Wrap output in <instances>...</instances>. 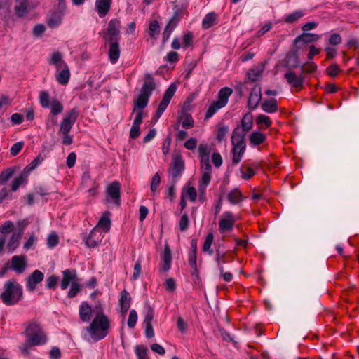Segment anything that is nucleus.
<instances>
[{
    "instance_id": "nucleus-54",
    "label": "nucleus",
    "mask_w": 359,
    "mask_h": 359,
    "mask_svg": "<svg viewBox=\"0 0 359 359\" xmlns=\"http://www.w3.org/2000/svg\"><path fill=\"white\" fill-rule=\"evenodd\" d=\"M14 170L13 168H9L4 171H2L0 174V184H5L13 175Z\"/></svg>"
},
{
    "instance_id": "nucleus-52",
    "label": "nucleus",
    "mask_w": 359,
    "mask_h": 359,
    "mask_svg": "<svg viewBox=\"0 0 359 359\" xmlns=\"http://www.w3.org/2000/svg\"><path fill=\"white\" fill-rule=\"evenodd\" d=\"M222 108H223L222 106L217 104V102H214L208 108L205 118L206 119L211 118L219 109Z\"/></svg>"
},
{
    "instance_id": "nucleus-12",
    "label": "nucleus",
    "mask_w": 359,
    "mask_h": 359,
    "mask_svg": "<svg viewBox=\"0 0 359 359\" xmlns=\"http://www.w3.org/2000/svg\"><path fill=\"white\" fill-rule=\"evenodd\" d=\"M18 226L20 227V229L18 231L13 232L7 243L6 248L8 250V252L10 253H13L19 246L20 241L23 234L24 226H22V222L19 221L18 222Z\"/></svg>"
},
{
    "instance_id": "nucleus-26",
    "label": "nucleus",
    "mask_w": 359,
    "mask_h": 359,
    "mask_svg": "<svg viewBox=\"0 0 359 359\" xmlns=\"http://www.w3.org/2000/svg\"><path fill=\"white\" fill-rule=\"evenodd\" d=\"M233 93V90L229 87H224L221 88L218 93L217 104H219L222 107H225L228 103L229 97Z\"/></svg>"
},
{
    "instance_id": "nucleus-3",
    "label": "nucleus",
    "mask_w": 359,
    "mask_h": 359,
    "mask_svg": "<svg viewBox=\"0 0 359 359\" xmlns=\"http://www.w3.org/2000/svg\"><path fill=\"white\" fill-rule=\"evenodd\" d=\"M24 334L29 346L44 345L48 339L41 325L34 320L27 323Z\"/></svg>"
},
{
    "instance_id": "nucleus-21",
    "label": "nucleus",
    "mask_w": 359,
    "mask_h": 359,
    "mask_svg": "<svg viewBox=\"0 0 359 359\" xmlns=\"http://www.w3.org/2000/svg\"><path fill=\"white\" fill-rule=\"evenodd\" d=\"M174 13L172 18L170 19L165 27H168V29L174 31L175 29L178 25L180 20L182 19V9L179 6H175L174 7Z\"/></svg>"
},
{
    "instance_id": "nucleus-14",
    "label": "nucleus",
    "mask_w": 359,
    "mask_h": 359,
    "mask_svg": "<svg viewBox=\"0 0 359 359\" xmlns=\"http://www.w3.org/2000/svg\"><path fill=\"white\" fill-rule=\"evenodd\" d=\"M155 88L156 83L154 77L149 73L145 74L144 76V83L141 88L140 94L150 98Z\"/></svg>"
},
{
    "instance_id": "nucleus-37",
    "label": "nucleus",
    "mask_w": 359,
    "mask_h": 359,
    "mask_svg": "<svg viewBox=\"0 0 359 359\" xmlns=\"http://www.w3.org/2000/svg\"><path fill=\"white\" fill-rule=\"evenodd\" d=\"M109 213L105 212L102 215V216L99 219L97 224L95 227L97 229H101L104 232L107 233L109 231L111 228V219L109 217Z\"/></svg>"
},
{
    "instance_id": "nucleus-34",
    "label": "nucleus",
    "mask_w": 359,
    "mask_h": 359,
    "mask_svg": "<svg viewBox=\"0 0 359 359\" xmlns=\"http://www.w3.org/2000/svg\"><path fill=\"white\" fill-rule=\"evenodd\" d=\"M14 10L15 14L21 18L28 12V0H15Z\"/></svg>"
},
{
    "instance_id": "nucleus-7",
    "label": "nucleus",
    "mask_w": 359,
    "mask_h": 359,
    "mask_svg": "<svg viewBox=\"0 0 359 359\" xmlns=\"http://www.w3.org/2000/svg\"><path fill=\"white\" fill-rule=\"evenodd\" d=\"M78 116L79 112L76 109H71L66 114L60 124V131L62 134H67L69 133L73 125L75 123Z\"/></svg>"
},
{
    "instance_id": "nucleus-53",
    "label": "nucleus",
    "mask_w": 359,
    "mask_h": 359,
    "mask_svg": "<svg viewBox=\"0 0 359 359\" xmlns=\"http://www.w3.org/2000/svg\"><path fill=\"white\" fill-rule=\"evenodd\" d=\"M59 280V277L55 274L50 276L46 279V287L47 289L55 290Z\"/></svg>"
},
{
    "instance_id": "nucleus-57",
    "label": "nucleus",
    "mask_w": 359,
    "mask_h": 359,
    "mask_svg": "<svg viewBox=\"0 0 359 359\" xmlns=\"http://www.w3.org/2000/svg\"><path fill=\"white\" fill-rule=\"evenodd\" d=\"M189 225V219L188 215L187 213H184L179 221V229L181 231H185Z\"/></svg>"
},
{
    "instance_id": "nucleus-59",
    "label": "nucleus",
    "mask_w": 359,
    "mask_h": 359,
    "mask_svg": "<svg viewBox=\"0 0 359 359\" xmlns=\"http://www.w3.org/2000/svg\"><path fill=\"white\" fill-rule=\"evenodd\" d=\"M133 270L134 271L131 278L133 280H136L139 278L142 273V262L140 259H137L135 262Z\"/></svg>"
},
{
    "instance_id": "nucleus-15",
    "label": "nucleus",
    "mask_w": 359,
    "mask_h": 359,
    "mask_svg": "<svg viewBox=\"0 0 359 359\" xmlns=\"http://www.w3.org/2000/svg\"><path fill=\"white\" fill-rule=\"evenodd\" d=\"M262 100V89L259 86H254L250 93L248 107L250 110H255L259 104Z\"/></svg>"
},
{
    "instance_id": "nucleus-64",
    "label": "nucleus",
    "mask_w": 359,
    "mask_h": 359,
    "mask_svg": "<svg viewBox=\"0 0 359 359\" xmlns=\"http://www.w3.org/2000/svg\"><path fill=\"white\" fill-rule=\"evenodd\" d=\"M340 72V69L338 65L332 64L326 69V73L331 77H335Z\"/></svg>"
},
{
    "instance_id": "nucleus-22",
    "label": "nucleus",
    "mask_w": 359,
    "mask_h": 359,
    "mask_svg": "<svg viewBox=\"0 0 359 359\" xmlns=\"http://www.w3.org/2000/svg\"><path fill=\"white\" fill-rule=\"evenodd\" d=\"M120 184L114 181L111 182L107 187V194L114 200V202L117 205H120Z\"/></svg>"
},
{
    "instance_id": "nucleus-8",
    "label": "nucleus",
    "mask_w": 359,
    "mask_h": 359,
    "mask_svg": "<svg viewBox=\"0 0 359 359\" xmlns=\"http://www.w3.org/2000/svg\"><path fill=\"white\" fill-rule=\"evenodd\" d=\"M83 241L87 248H94L97 247L102 241V233L97 227H94L88 233L82 237Z\"/></svg>"
},
{
    "instance_id": "nucleus-23",
    "label": "nucleus",
    "mask_w": 359,
    "mask_h": 359,
    "mask_svg": "<svg viewBox=\"0 0 359 359\" xmlns=\"http://www.w3.org/2000/svg\"><path fill=\"white\" fill-rule=\"evenodd\" d=\"M184 170V162L181 156H176L171 165V175L172 177H177Z\"/></svg>"
},
{
    "instance_id": "nucleus-27",
    "label": "nucleus",
    "mask_w": 359,
    "mask_h": 359,
    "mask_svg": "<svg viewBox=\"0 0 359 359\" xmlns=\"http://www.w3.org/2000/svg\"><path fill=\"white\" fill-rule=\"evenodd\" d=\"M112 0H96L95 7L98 15L100 18L104 17L109 12Z\"/></svg>"
},
{
    "instance_id": "nucleus-35",
    "label": "nucleus",
    "mask_w": 359,
    "mask_h": 359,
    "mask_svg": "<svg viewBox=\"0 0 359 359\" xmlns=\"http://www.w3.org/2000/svg\"><path fill=\"white\" fill-rule=\"evenodd\" d=\"M226 197L229 202L232 205L238 204L243 201L242 193L238 188L231 190Z\"/></svg>"
},
{
    "instance_id": "nucleus-11",
    "label": "nucleus",
    "mask_w": 359,
    "mask_h": 359,
    "mask_svg": "<svg viewBox=\"0 0 359 359\" xmlns=\"http://www.w3.org/2000/svg\"><path fill=\"white\" fill-rule=\"evenodd\" d=\"M177 85L175 83H171L169 87L166 89L163 99L161 101L158 108V114L163 113L166 108L168 107L171 99L174 96L176 90H177Z\"/></svg>"
},
{
    "instance_id": "nucleus-30",
    "label": "nucleus",
    "mask_w": 359,
    "mask_h": 359,
    "mask_svg": "<svg viewBox=\"0 0 359 359\" xmlns=\"http://www.w3.org/2000/svg\"><path fill=\"white\" fill-rule=\"evenodd\" d=\"M131 303L130 294L127 292L126 290H123L121 292V297L119 299V305L121 307V311L123 314L127 313L129 310Z\"/></svg>"
},
{
    "instance_id": "nucleus-18",
    "label": "nucleus",
    "mask_w": 359,
    "mask_h": 359,
    "mask_svg": "<svg viewBox=\"0 0 359 359\" xmlns=\"http://www.w3.org/2000/svg\"><path fill=\"white\" fill-rule=\"evenodd\" d=\"M172 255L170 246L166 244L163 252L161 254V268L160 271L167 272L171 268Z\"/></svg>"
},
{
    "instance_id": "nucleus-43",
    "label": "nucleus",
    "mask_w": 359,
    "mask_h": 359,
    "mask_svg": "<svg viewBox=\"0 0 359 359\" xmlns=\"http://www.w3.org/2000/svg\"><path fill=\"white\" fill-rule=\"evenodd\" d=\"M189 264L190 267L192 269L193 271L191 272L192 276H197L198 273V270L197 269V252H189Z\"/></svg>"
},
{
    "instance_id": "nucleus-62",
    "label": "nucleus",
    "mask_w": 359,
    "mask_h": 359,
    "mask_svg": "<svg viewBox=\"0 0 359 359\" xmlns=\"http://www.w3.org/2000/svg\"><path fill=\"white\" fill-rule=\"evenodd\" d=\"M200 168L201 172H212V166L210 163V159H201Z\"/></svg>"
},
{
    "instance_id": "nucleus-61",
    "label": "nucleus",
    "mask_w": 359,
    "mask_h": 359,
    "mask_svg": "<svg viewBox=\"0 0 359 359\" xmlns=\"http://www.w3.org/2000/svg\"><path fill=\"white\" fill-rule=\"evenodd\" d=\"M200 168L201 172H212V166L210 163V159H201Z\"/></svg>"
},
{
    "instance_id": "nucleus-55",
    "label": "nucleus",
    "mask_w": 359,
    "mask_h": 359,
    "mask_svg": "<svg viewBox=\"0 0 359 359\" xmlns=\"http://www.w3.org/2000/svg\"><path fill=\"white\" fill-rule=\"evenodd\" d=\"M137 318L138 316L137 311L135 309L130 310L127 322L128 326L130 328H133L136 325Z\"/></svg>"
},
{
    "instance_id": "nucleus-40",
    "label": "nucleus",
    "mask_w": 359,
    "mask_h": 359,
    "mask_svg": "<svg viewBox=\"0 0 359 359\" xmlns=\"http://www.w3.org/2000/svg\"><path fill=\"white\" fill-rule=\"evenodd\" d=\"M304 15V13L302 10H296L292 13L287 15L285 18L286 23H294Z\"/></svg>"
},
{
    "instance_id": "nucleus-5",
    "label": "nucleus",
    "mask_w": 359,
    "mask_h": 359,
    "mask_svg": "<svg viewBox=\"0 0 359 359\" xmlns=\"http://www.w3.org/2000/svg\"><path fill=\"white\" fill-rule=\"evenodd\" d=\"M39 100L41 106L43 108H50V114L53 116H57L63 111V105L56 98L50 100L49 93L47 91H41L39 95Z\"/></svg>"
},
{
    "instance_id": "nucleus-60",
    "label": "nucleus",
    "mask_w": 359,
    "mask_h": 359,
    "mask_svg": "<svg viewBox=\"0 0 359 359\" xmlns=\"http://www.w3.org/2000/svg\"><path fill=\"white\" fill-rule=\"evenodd\" d=\"M229 132V127L227 126H219L217 133V140L218 142H221L224 140L226 137L227 133Z\"/></svg>"
},
{
    "instance_id": "nucleus-63",
    "label": "nucleus",
    "mask_w": 359,
    "mask_h": 359,
    "mask_svg": "<svg viewBox=\"0 0 359 359\" xmlns=\"http://www.w3.org/2000/svg\"><path fill=\"white\" fill-rule=\"evenodd\" d=\"M154 311L153 308L148 306L146 311V313L144 318L143 323L144 325L152 324V320L154 318Z\"/></svg>"
},
{
    "instance_id": "nucleus-4",
    "label": "nucleus",
    "mask_w": 359,
    "mask_h": 359,
    "mask_svg": "<svg viewBox=\"0 0 359 359\" xmlns=\"http://www.w3.org/2000/svg\"><path fill=\"white\" fill-rule=\"evenodd\" d=\"M253 126V116L250 112L245 113L241 121V124L237 126L233 130V142H236L238 145L242 143V139H245L246 134L251 130Z\"/></svg>"
},
{
    "instance_id": "nucleus-42",
    "label": "nucleus",
    "mask_w": 359,
    "mask_h": 359,
    "mask_svg": "<svg viewBox=\"0 0 359 359\" xmlns=\"http://www.w3.org/2000/svg\"><path fill=\"white\" fill-rule=\"evenodd\" d=\"M214 240V236L212 233H208L206 236L205 241L203 245V250L207 252L209 255L213 254V250L211 249V245Z\"/></svg>"
},
{
    "instance_id": "nucleus-39",
    "label": "nucleus",
    "mask_w": 359,
    "mask_h": 359,
    "mask_svg": "<svg viewBox=\"0 0 359 359\" xmlns=\"http://www.w3.org/2000/svg\"><path fill=\"white\" fill-rule=\"evenodd\" d=\"M149 98L140 94L137 98L133 100V109L134 111L136 109H144L149 102Z\"/></svg>"
},
{
    "instance_id": "nucleus-46",
    "label": "nucleus",
    "mask_w": 359,
    "mask_h": 359,
    "mask_svg": "<svg viewBox=\"0 0 359 359\" xmlns=\"http://www.w3.org/2000/svg\"><path fill=\"white\" fill-rule=\"evenodd\" d=\"M255 123L258 126L264 125L265 128H269L272 125V121L271 118L264 114H259L257 116Z\"/></svg>"
},
{
    "instance_id": "nucleus-58",
    "label": "nucleus",
    "mask_w": 359,
    "mask_h": 359,
    "mask_svg": "<svg viewBox=\"0 0 359 359\" xmlns=\"http://www.w3.org/2000/svg\"><path fill=\"white\" fill-rule=\"evenodd\" d=\"M301 69L305 73L310 74L317 69V65L313 62H308L301 65Z\"/></svg>"
},
{
    "instance_id": "nucleus-32",
    "label": "nucleus",
    "mask_w": 359,
    "mask_h": 359,
    "mask_svg": "<svg viewBox=\"0 0 359 359\" xmlns=\"http://www.w3.org/2000/svg\"><path fill=\"white\" fill-rule=\"evenodd\" d=\"M217 14L215 12L207 13L202 20V27L208 29L218 23Z\"/></svg>"
},
{
    "instance_id": "nucleus-33",
    "label": "nucleus",
    "mask_w": 359,
    "mask_h": 359,
    "mask_svg": "<svg viewBox=\"0 0 359 359\" xmlns=\"http://www.w3.org/2000/svg\"><path fill=\"white\" fill-rule=\"evenodd\" d=\"M56 74L57 81L61 85H66L70 79V71L68 65H65L58 71Z\"/></svg>"
},
{
    "instance_id": "nucleus-29",
    "label": "nucleus",
    "mask_w": 359,
    "mask_h": 359,
    "mask_svg": "<svg viewBox=\"0 0 359 359\" xmlns=\"http://www.w3.org/2000/svg\"><path fill=\"white\" fill-rule=\"evenodd\" d=\"M266 135L260 131H253L249 136L250 144L252 147L259 146L266 141Z\"/></svg>"
},
{
    "instance_id": "nucleus-25",
    "label": "nucleus",
    "mask_w": 359,
    "mask_h": 359,
    "mask_svg": "<svg viewBox=\"0 0 359 359\" xmlns=\"http://www.w3.org/2000/svg\"><path fill=\"white\" fill-rule=\"evenodd\" d=\"M79 314L81 320L89 322L91 318L92 307L87 302H83L79 306Z\"/></svg>"
},
{
    "instance_id": "nucleus-2",
    "label": "nucleus",
    "mask_w": 359,
    "mask_h": 359,
    "mask_svg": "<svg viewBox=\"0 0 359 359\" xmlns=\"http://www.w3.org/2000/svg\"><path fill=\"white\" fill-rule=\"evenodd\" d=\"M23 289L22 286L12 278L7 280L3 286V291L0 294V299L6 306H13L22 299Z\"/></svg>"
},
{
    "instance_id": "nucleus-50",
    "label": "nucleus",
    "mask_w": 359,
    "mask_h": 359,
    "mask_svg": "<svg viewBox=\"0 0 359 359\" xmlns=\"http://www.w3.org/2000/svg\"><path fill=\"white\" fill-rule=\"evenodd\" d=\"M194 36L190 31H187L184 33L182 38V47L187 48L193 44Z\"/></svg>"
},
{
    "instance_id": "nucleus-10",
    "label": "nucleus",
    "mask_w": 359,
    "mask_h": 359,
    "mask_svg": "<svg viewBox=\"0 0 359 359\" xmlns=\"http://www.w3.org/2000/svg\"><path fill=\"white\" fill-rule=\"evenodd\" d=\"M288 84L297 90H300L304 87L305 78L302 74L297 75L294 71H289L284 74Z\"/></svg>"
},
{
    "instance_id": "nucleus-51",
    "label": "nucleus",
    "mask_w": 359,
    "mask_h": 359,
    "mask_svg": "<svg viewBox=\"0 0 359 359\" xmlns=\"http://www.w3.org/2000/svg\"><path fill=\"white\" fill-rule=\"evenodd\" d=\"M81 290V285L79 283H72L70 285V289L68 291L67 297L69 298L75 297Z\"/></svg>"
},
{
    "instance_id": "nucleus-44",
    "label": "nucleus",
    "mask_w": 359,
    "mask_h": 359,
    "mask_svg": "<svg viewBox=\"0 0 359 359\" xmlns=\"http://www.w3.org/2000/svg\"><path fill=\"white\" fill-rule=\"evenodd\" d=\"M160 33L159 22L154 20L149 22V34L151 39H156V36Z\"/></svg>"
},
{
    "instance_id": "nucleus-24",
    "label": "nucleus",
    "mask_w": 359,
    "mask_h": 359,
    "mask_svg": "<svg viewBox=\"0 0 359 359\" xmlns=\"http://www.w3.org/2000/svg\"><path fill=\"white\" fill-rule=\"evenodd\" d=\"M260 106L262 111L268 114H273L278 110V101L276 98L264 100Z\"/></svg>"
},
{
    "instance_id": "nucleus-28",
    "label": "nucleus",
    "mask_w": 359,
    "mask_h": 359,
    "mask_svg": "<svg viewBox=\"0 0 359 359\" xmlns=\"http://www.w3.org/2000/svg\"><path fill=\"white\" fill-rule=\"evenodd\" d=\"M109 44L108 57L111 64H116L119 57L121 53V48L119 43H113Z\"/></svg>"
},
{
    "instance_id": "nucleus-41",
    "label": "nucleus",
    "mask_w": 359,
    "mask_h": 359,
    "mask_svg": "<svg viewBox=\"0 0 359 359\" xmlns=\"http://www.w3.org/2000/svg\"><path fill=\"white\" fill-rule=\"evenodd\" d=\"M211 147L208 144L201 143L198 146V154L201 159H209Z\"/></svg>"
},
{
    "instance_id": "nucleus-17",
    "label": "nucleus",
    "mask_w": 359,
    "mask_h": 359,
    "mask_svg": "<svg viewBox=\"0 0 359 359\" xmlns=\"http://www.w3.org/2000/svg\"><path fill=\"white\" fill-rule=\"evenodd\" d=\"M44 278V274L41 271L34 270L27 278L26 287L29 291H34L36 285Z\"/></svg>"
},
{
    "instance_id": "nucleus-31",
    "label": "nucleus",
    "mask_w": 359,
    "mask_h": 359,
    "mask_svg": "<svg viewBox=\"0 0 359 359\" xmlns=\"http://www.w3.org/2000/svg\"><path fill=\"white\" fill-rule=\"evenodd\" d=\"M48 64L50 65H54L57 71H59L61 67L67 65L62 59V54L59 51H55L53 53L48 60Z\"/></svg>"
},
{
    "instance_id": "nucleus-6",
    "label": "nucleus",
    "mask_w": 359,
    "mask_h": 359,
    "mask_svg": "<svg viewBox=\"0 0 359 359\" xmlns=\"http://www.w3.org/2000/svg\"><path fill=\"white\" fill-rule=\"evenodd\" d=\"M121 22L117 18L111 19L107 25L103 37L107 43H119L121 40Z\"/></svg>"
},
{
    "instance_id": "nucleus-9",
    "label": "nucleus",
    "mask_w": 359,
    "mask_h": 359,
    "mask_svg": "<svg viewBox=\"0 0 359 359\" xmlns=\"http://www.w3.org/2000/svg\"><path fill=\"white\" fill-rule=\"evenodd\" d=\"M236 219L231 211H226L223 213L222 217L219 221V231L221 233L230 231L233 229Z\"/></svg>"
},
{
    "instance_id": "nucleus-56",
    "label": "nucleus",
    "mask_w": 359,
    "mask_h": 359,
    "mask_svg": "<svg viewBox=\"0 0 359 359\" xmlns=\"http://www.w3.org/2000/svg\"><path fill=\"white\" fill-rule=\"evenodd\" d=\"M182 126L185 129H189L194 126V119L190 114H184Z\"/></svg>"
},
{
    "instance_id": "nucleus-1",
    "label": "nucleus",
    "mask_w": 359,
    "mask_h": 359,
    "mask_svg": "<svg viewBox=\"0 0 359 359\" xmlns=\"http://www.w3.org/2000/svg\"><path fill=\"white\" fill-rule=\"evenodd\" d=\"M109 328V318L104 313H97L86 330L94 341H98L108 335Z\"/></svg>"
},
{
    "instance_id": "nucleus-16",
    "label": "nucleus",
    "mask_w": 359,
    "mask_h": 359,
    "mask_svg": "<svg viewBox=\"0 0 359 359\" xmlns=\"http://www.w3.org/2000/svg\"><path fill=\"white\" fill-rule=\"evenodd\" d=\"M262 168V162H253L245 165H242L240 168L241 177L243 180H248L255 175L257 170Z\"/></svg>"
},
{
    "instance_id": "nucleus-47",
    "label": "nucleus",
    "mask_w": 359,
    "mask_h": 359,
    "mask_svg": "<svg viewBox=\"0 0 359 359\" xmlns=\"http://www.w3.org/2000/svg\"><path fill=\"white\" fill-rule=\"evenodd\" d=\"M161 183V177L158 172H156L151 179V182L150 185L151 191L152 192L153 196H156V194L158 192V186Z\"/></svg>"
},
{
    "instance_id": "nucleus-38",
    "label": "nucleus",
    "mask_w": 359,
    "mask_h": 359,
    "mask_svg": "<svg viewBox=\"0 0 359 359\" xmlns=\"http://www.w3.org/2000/svg\"><path fill=\"white\" fill-rule=\"evenodd\" d=\"M319 39L320 36L318 34L313 33H303L295 39L294 42L296 43L298 42L307 43L317 41Z\"/></svg>"
},
{
    "instance_id": "nucleus-20",
    "label": "nucleus",
    "mask_w": 359,
    "mask_h": 359,
    "mask_svg": "<svg viewBox=\"0 0 359 359\" xmlns=\"http://www.w3.org/2000/svg\"><path fill=\"white\" fill-rule=\"evenodd\" d=\"M27 266L25 257L23 255H15L11 258V268L17 273H22Z\"/></svg>"
},
{
    "instance_id": "nucleus-48",
    "label": "nucleus",
    "mask_w": 359,
    "mask_h": 359,
    "mask_svg": "<svg viewBox=\"0 0 359 359\" xmlns=\"http://www.w3.org/2000/svg\"><path fill=\"white\" fill-rule=\"evenodd\" d=\"M58 243H59V238H58L57 234L55 231L51 232L48 236V238H47V243H46L47 246L49 248L52 249V248L56 247L58 245Z\"/></svg>"
},
{
    "instance_id": "nucleus-45",
    "label": "nucleus",
    "mask_w": 359,
    "mask_h": 359,
    "mask_svg": "<svg viewBox=\"0 0 359 359\" xmlns=\"http://www.w3.org/2000/svg\"><path fill=\"white\" fill-rule=\"evenodd\" d=\"M147 352L148 348L144 345H137L135 347V353L137 359H149Z\"/></svg>"
},
{
    "instance_id": "nucleus-36",
    "label": "nucleus",
    "mask_w": 359,
    "mask_h": 359,
    "mask_svg": "<svg viewBox=\"0 0 359 359\" xmlns=\"http://www.w3.org/2000/svg\"><path fill=\"white\" fill-rule=\"evenodd\" d=\"M62 11H55L50 14L48 19L47 23L51 28L58 27L62 20Z\"/></svg>"
},
{
    "instance_id": "nucleus-19",
    "label": "nucleus",
    "mask_w": 359,
    "mask_h": 359,
    "mask_svg": "<svg viewBox=\"0 0 359 359\" xmlns=\"http://www.w3.org/2000/svg\"><path fill=\"white\" fill-rule=\"evenodd\" d=\"M231 144L233 145L231 151L233 154L232 163L236 165L241 161L245 150V144L244 139H242V143L239 145H238L236 142H233V135H231Z\"/></svg>"
},
{
    "instance_id": "nucleus-49",
    "label": "nucleus",
    "mask_w": 359,
    "mask_h": 359,
    "mask_svg": "<svg viewBox=\"0 0 359 359\" xmlns=\"http://www.w3.org/2000/svg\"><path fill=\"white\" fill-rule=\"evenodd\" d=\"M13 228L14 225L11 221H6L0 226V236H4L6 237V235L11 232Z\"/></svg>"
},
{
    "instance_id": "nucleus-13",
    "label": "nucleus",
    "mask_w": 359,
    "mask_h": 359,
    "mask_svg": "<svg viewBox=\"0 0 359 359\" xmlns=\"http://www.w3.org/2000/svg\"><path fill=\"white\" fill-rule=\"evenodd\" d=\"M62 278L60 283L62 290L67 289L72 283H76L77 279V273L75 269H66L62 271Z\"/></svg>"
}]
</instances>
